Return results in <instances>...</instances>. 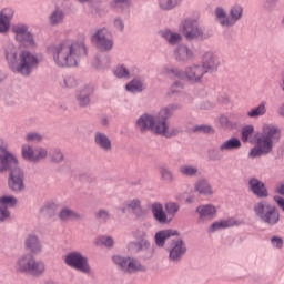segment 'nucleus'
Listing matches in <instances>:
<instances>
[{"label": "nucleus", "instance_id": "obj_7", "mask_svg": "<svg viewBox=\"0 0 284 284\" xmlns=\"http://www.w3.org/2000/svg\"><path fill=\"white\" fill-rule=\"evenodd\" d=\"M255 215L265 223L266 225H277L278 221H281V213L278 209L274 206V204H270L267 201H260L254 204L253 207Z\"/></svg>", "mask_w": 284, "mask_h": 284}, {"label": "nucleus", "instance_id": "obj_46", "mask_svg": "<svg viewBox=\"0 0 284 284\" xmlns=\"http://www.w3.org/2000/svg\"><path fill=\"white\" fill-rule=\"evenodd\" d=\"M26 141L28 143H41V141H43V136L37 132H30L27 134Z\"/></svg>", "mask_w": 284, "mask_h": 284}, {"label": "nucleus", "instance_id": "obj_4", "mask_svg": "<svg viewBox=\"0 0 284 284\" xmlns=\"http://www.w3.org/2000/svg\"><path fill=\"white\" fill-rule=\"evenodd\" d=\"M8 186L12 192L19 193L26 190V174L23 170L19 169V160L8 149L0 146V174L8 172Z\"/></svg>", "mask_w": 284, "mask_h": 284}, {"label": "nucleus", "instance_id": "obj_20", "mask_svg": "<svg viewBox=\"0 0 284 284\" xmlns=\"http://www.w3.org/2000/svg\"><path fill=\"white\" fill-rule=\"evenodd\" d=\"M195 211L201 221H212V219H216L217 210L213 204H202L197 206Z\"/></svg>", "mask_w": 284, "mask_h": 284}, {"label": "nucleus", "instance_id": "obj_12", "mask_svg": "<svg viewBox=\"0 0 284 284\" xmlns=\"http://www.w3.org/2000/svg\"><path fill=\"white\" fill-rule=\"evenodd\" d=\"M12 32L16 34L17 41L24 48H34V36L28 31V26L20 23L12 27Z\"/></svg>", "mask_w": 284, "mask_h": 284}, {"label": "nucleus", "instance_id": "obj_25", "mask_svg": "<svg viewBox=\"0 0 284 284\" xmlns=\"http://www.w3.org/2000/svg\"><path fill=\"white\" fill-rule=\"evenodd\" d=\"M215 21L222 28H232L233 26L232 20L230 18V13L227 14V11L223 9V7L215 8Z\"/></svg>", "mask_w": 284, "mask_h": 284}, {"label": "nucleus", "instance_id": "obj_23", "mask_svg": "<svg viewBox=\"0 0 284 284\" xmlns=\"http://www.w3.org/2000/svg\"><path fill=\"white\" fill-rule=\"evenodd\" d=\"M194 190L201 196H212L214 194V189L212 187V184H210V181H207L206 179L197 180L194 183Z\"/></svg>", "mask_w": 284, "mask_h": 284}, {"label": "nucleus", "instance_id": "obj_8", "mask_svg": "<svg viewBox=\"0 0 284 284\" xmlns=\"http://www.w3.org/2000/svg\"><path fill=\"white\" fill-rule=\"evenodd\" d=\"M18 272L30 274L31 276H41L45 272V264L37 261L32 254H26L18 260Z\"/></svg>", "mask_w": 284, "mask_h": 284}, {"label": "nucleus", "instance_id": "obj_55", "mask_svg": "<svg viewBox=\"0 0 284 284\" xmlns=\"http://www.w3.org/2000/svg\"><path fill=\"white\" fill-rule=\"evenodd\" d=\"M9 216H10V211L6 206L0 205V223H3V221H7Z\"/></svg>", "mask_w": 284, "mask_h": 284}, {"label": "nucleus", "instance_id": "obj_52", "mask_svg": "<svg viewBox=\"0 0 284 284\" xmlns=\"http://www.w3.org/2000/svg\"><path fill=\"white\" fill-rule=\"evenodd\" d=\"M8 30H10V20H6L0 16V32H8Z\"/></svg>", "mask_w": 284, "mask_h": 284}, {"label": "nucleus", "instance_id": "obj_62", "mask_svg": "<svg viewBox=\"0 0 284 284\" xmlns=\"http://www.w3.org/2000/svg\"><path fill=\"white\" fill-rule=\"evenodd\" d=\"M114 245V240L112 237H108V247H112Z\"/></svg>", "mask_w": 284, "mask_h": 284}, {"label": "nucleus", "instance_id": "obj_45", "mask_svg": "<svg viewBox=\"0 0 284 284\" xmlns=\"http://www.w3.org/2000/svg\"><path fill=\"white\" fill-rule=\"evenodd\" d=\"M108 57L104 54H98L95 55V60L93 62V67L95 70H103V65H105Z\"/></svg>", "mask_w": 284, "mask_h": 284}, {"label": "nucleus", "instance_id": "obj_35", "mask_svg": "<svg viewBox=\"0 0 284 284\" xmlns=\"http://www.w3.org/2000/svg\"><path fill=\"white\" fill-rule=\"evenodd\" d=\"M179 172L182 176H196L199 174V168L192 165V164H184L179 168Z\"/></svg>", "mask_w": 284, "mask_h": 284}, {"label": "nucleus", "instance_id": "obj_11", "mask_svg": "<svg viewBox=\"0 0 284 284\" xmlns=\"http://www.w3.org/2000/svg\"><path fill=\"white\" fill-rule=\"evenodd\" d=\"M180 31L189 41L199 39L203 34L201 28H199V21L196 19L186 18L180 24Z\"/></svg>", "mask_w": 284, "mask_h": 284}, {"label": "nucleus", "instance_id": "obj_60", "mask_svg": "<svg viewBox=\"0 0 284 284\" xmlns=\"http://www.w3.org/2000/svg\"><path fill=\"white\" fill-rule=\"evenodd\" d=\"M276 192H277V194H281L282 196H284V182L281 183V184L276 187Z\"/></svg>", "mask_w": 284, "mask_h": 284}, {"label": "nucleus", "instance_id": "obj_28", "mask_svg": "<svg viewBox=\"0 0 284 284\" xmlns=\"http://www.w3.org/2000/svg\"><path fill=\"white\" fill-rule=\"evenodd\" d=\"M234 225H239V221H236L234 217H229L226 220H220L214 222L210 229L209 232H219L220 230H226V227H234Z\"/></svg>", "mask_w": 284, "mask_h": 284}, {"label": "nucleus", "instance_id": "obj_2", "mask_svg": "<svg viewBox=\"0 0 284 284\" xmlns=\"http://www.w3.org/2000/svg\"><path fill=\"white\" fill-rule=\"evenodd\" d=\"M48 52L52 54L53 61L59 68H74L79 65L81 57H88V47L83 41L62 40L58 44H51Z\"/></svg>", "mask_w": 284, "mask_h": 284}, {"label": "nucleus", "instance_id": "obj_61", "mask_svg": "<svg viewBox=\"0 0 284 284\" xmlns=\"http://www.w3.org/2000/svg\"><path fill=\"white\" fill-rule=\"evenodd\" d=\"M202 110H212V104L210 102H204L202 105Z\"/></svg>", "mask_w": 284, "mask_h": 284}, {"label": "nucleus", "instance_id": "obj_32", "mask_svg": "<svg viewBox=\"0 0 284 284\" xmlns=\"http://www.w3.org/2000/svg\"><path fill=\"white\" fill-rule=\"evenodd\" d=\"M229 17L231 19L232 26H236L241 19H243V7L240 4H234L229 11Z\"/></svg>", "mask_w": 284, "mask_h": 284}, {"label": "nucleus", "instance_id": "obj_47", "mask_svg": "<svg viewBox=\"0 0 284 284\" xmlns=\"http://www.w3.org/2000/svg\"><path fill=\"white\" fill-rule=\"evenodd\" d=\"M183 90V82L175 81L169 89V95L179 94Z\"/></svg>", "mask_w": 284, "mask_h": 284}, {"label": "nucleus", "instance_id": "obj_9", "mask_svg": "<svg viewBox=\"0 0 284 284\" xmlns=\"http://www.w3.org/2000/svg\"><path fill=\"white\" fill-rule=\"evenodd\" d=\"M64 263L68 267L77 270V272H81L82 274H90L92 272L88 256L82 255L79 251L68 253L64 257Z\"/></svg>", "mask_w": 284, "mask_h": 284}, {"label": "nucleus", "instance_id": "obj_6", "mask_svg": "<svg viewBox=\"0 0 284 284\" xmlns=\"http://www.w3.org/2000/svg\"><path fill=\"white\" fill-rule=\"evenodd\" d=\"M161 77H176V79H187L191 83H200V81L207 74L203 67L200 64H193L187 67L185 71H181L175 67L166 65L160 70Z\"/></svg>", "mask_w": 284, "mask_h": 284}, {"label": "nucleus", "instance_id": "obj_42", "mask_svg": "<svg viewBox=\"0 0 284 284\" xmlns=\"http://www.w3.org/2000/svg\"><path fill=\"white\" fill-rule=\"evenodd\" d=\"M113 74L118 79H130V71L124 65H118L113 69Z\"/></svg>", "mask_w": 284, "mask_h": 284}, {"label": "nucleus", "instance_id": "obj_36", "mask_svg": "<svg viewBox=\"0 0 284 284\" xmlns=\"http://www.w3.org/2000/svg\"><path fill=\"white\" fill-rule=\"evenodd\" d=\"M164 210H165L166 215L169 216V219H171V221H173L174 216H176V214L181 210V205L179 203H175V202H168L164 205Z\"/></svg>", "mask_w": 284, "mask_h": 284}, {"label": "nucleus", "instance_id": "obj_22", "mask_svg": "<svg viewBox=\"0 0 284 284\" xmlns=\"http://www.w3.org/2000/svg\"><path fill=\"white\" fill-rule=\"evenodd\" d=\"M94 94V89L91 85H85L75 95L77 102L80 108H88L90 105V97Z\"/></svg>", "mask_w": 284, "mask_h": 284}, {"label": "nucleus", "instance_id": "obj_1", "mask_svg": "<svg viewBox=\"0 0 284 284\" xmlns=\"http://www.w3.org/2000/svg\"><path fill=\"white\" fill-rule=\"evenodd\" d=\"M181 106L179 104H170L162 108L158 113L150 114L143 113L140 115L135 122V128L140 132H152L158 136H164L165 139H172L176 136L181 129L170 125L168 119L174 114L175 110Z\"/></svg>", "mask_w": 284, "mask_h": 284}, {"label": "nucleus", "instance_id": "obj_49", "mask_svg": "<svg viewBox=\"0 0 284 284\" xmlns=\"http://www.w3.org/2000/svg\"><path fill=\"white\" fill-rule=\"evenodd\" d=\"M0 17L6 19L7 21H12V17H14V11L11 8H6L0 12Z\"/></svg>", "mask_w": 284, "mask_h": 284}, {"label": "nucleus", "instance_id": "obj_39", "mask_svg": "<svg viewBox=\"0 0 284 284\" xmlns=\"http://www.w3.org/2000/svg\"><path fill=\"white\" fill-rule=\"evenodd\" d=\"M50 23L51 26H59V23L63 22L65 19V13L61 9H55L50 16Z\"/></svg>", "mask_w": 284, "mask_h": 284}, {"label": "nucleus", "instance_id": "obj_15", "mask_svg": "<svg viewBox=\"0 0 284 284\" xmlns=\"http://www.w3.org/2000/svg\"><path fill=\"white\" fill-rule=\"evenodd\" d=\"M202 69L204 72H216L221 67V58L212 51H205L202 54Z\"/></svg>", "mask_w": 284, "mask_h": 284}, {"label": "nucleus", "instance_id": "obj_14", "mask_svg": "<svg viewBox=\"0 0 284 284\" xmlns=\"http://www.w3.org/2000/svg\"><path fill=\"white\" fill-rule=\"evenodd\" d=\"M22 159L24 161H30V163H39V161H43L48 156V150L43 148H38L34 150L31 145H22Z\"/></svg>", "mask_w": 284, "mask_h": 284}, {"label": "nucleus", "instance_id": "obj_59", "mask_svg": "<svg viewBox=\"0 0 284 284\" xmlns=\"http://www.w3.org/2000/svg\"><path fill=\"white\" fill-rule=\"evenodd\" d=\"M106 217H108V211L100 210V211L97 213V219H106Z\"/></svg>", "mask_w": 284, "mask_h": 284}, {"label": "nucleus", "instance_id": "obj_57", "mask_svg": "<svg viewBox=\"0 0 284 284\" xmlns=\"http://www.w3.org/2000/svg\"><path fill=\"white\" fill-rule=\"evenodd\" d=\"M4 103H7V105H14V103H17V100H14V95H12V93H7L4 95Z\"/></svg>", "mask_w": 284, "mask_h": 284}, {"label": "nucleus", "instance_id": "obj_29", "mask_svg": "<svg viewBox=\"0 0 284 284\" xmlns=\"http://www.w3.org/2000/svg\"><path fill=\"white\" fill-rule=\"evenodd\" d=\"M219 150L221 152H234V150H241V140L237 138H231L224 141L220 146Z\"/></svg>", "mask_w": 284, "mask_h": 284}, {"label": "nucleus", "instance_id": "obj_5", "mask_svg": "<svg viewBox=\"0 0 284 284\" xmlns=\"http://www.w3.org/2000/svg\"><path fill=\"white\" fill-rule=\"evenodd\" d=\"M278 141H281V129L274 124H265L262 134L255 135V141L250 140V143H255V146L248 153L250 159L270 154L274 143H278Z\"/></svg>", "mask_w": 284, "mask_h": 284}, {"label": "nucleus", "instance_id": "obj_18", "mask_svg": "<svg viewBox=\"0 0 284 284\" xmlns=\"http://www.w3.org/2000/svg\"><path fill=\"white\" fill-rule=\"evenodd\" d=\"M91 43L95 45L99 52H108V29H99L91 37Z\"/></svg>", "mask_w": 284, "mask_h": 284}, {"label": "nucleus", "instance_id": "obj_37", "mask_svg": "<svg viewBox=\"0 0 284 284\" xmlns=\"http://www.w3.org/2000/svg\"><path fill=\"white\" fill-rule=\"evenodd\" d=\"M94 143L101 150H108V135L103 132L98 131L94 133Z\"/></svg>", "mask_w": 284, "mask_h": 284}, {"label": "nucleus", "instance_id": "obj_26", "mask_svg": "<svg viewBox=\"0 0 284 284\" xmlns=\"http://www.w3.org/2000/svg\"><path fill=\"white\" fill-rule=\"evenodd\" d=\"M170 236H179V231L168 229L156 232L154 236L155 245H158V247H164Z\"/></svg>", "mask_w": 284, "mask_h": 284}, {"label": "nucleus", "instance_id": "obj_16", "mask_svg": "<svg viewBox=\"0 0 284 284\" xmlns=\"http://www.w3.org/2000/svg\"><path fill=\"white\" fill-rule=\"evenodd\" d=\"M168 252L169 261H171V263H179V261L185 256L187 246H185V242H183V240H175L171 242Z\"/></svg>", "mask_w": 284, "mask_h": 284}, {"label": "nucleus", "instance_id": "obj_19", "mask_svg": "<svg viewBox=\"0 0 284 284\" xmlns=\"http://www.w3.org/2000/svg\"><path fill=\"white\" fill-rule=\"evenodd\" d=\"M151 212L153 214V219H155L158 223H161V225H168L172 223V219L168 215V212H165V210L163 209V204L159 202H154L151 205Z\"/></svg>", "mask_w": 284, "mask_h": 284}, {"label": "nucleus", "instance_id": "obj_34", "mask_svg": "<svg viewBox=\"0 0 284 284\" xmlns=\"http://www.w3.org/2000/svg\"><path fill=\"white\" fill-rule=\"evenodd\" d=\"M129 252H141V250H150V241L142 239L139 242H131L128 245Z\"/></svg>", "mask_w": 284, "mask_h": 284}, {"label": "nucleus", "instance_id": "obj_50", "mask_svg": "<svg viewBox=\"0 0 284 284\" xmlns=\"http://www.w3.org/2000/svg\"><path fill=\"white\" fill-rule=\"evenodd\" d=\"M64 88H77V79L72 75H67L63 79Z\"/></svg>", "mask_w": 284, "mask_h": 284}, {"label": "nucleus", "instance_id": "obj_30", "mask_svg": "<svg viewBox=\"0 0 284 284\" xmlns=\"http://www.w3.org/2000/svg\"><path fill=\"white\" fill-rule=\"evenodd\" d=\"M145 89V83L141 78H134L126 85V92H131V94H136V92H143Z\"/></svg>", "mask_w": 284, "mask_h": 284}, {"label": "nucleus", "instance_id": "obj_17", "mask_svg": "<svg viewBox=\"0 0 284 284\" xmlns=\"http://www.w3.org/2000/svg\"><path fill=\"white\" fill-rule=\"evenodd\" d=\"M123 214H135L136 219H143L145 211L141 207V200L133 199L121 206Z\"/></svg>", "mask_w": 284, "mask_h": 284}, {"label": "nucleus", "instance_id": "obj_64", "mask_svg": "<svg viewBox=\"0 0 284 284\" xmlns=\"http://www.w3.org/2000/svg\"><path fill=\"white\" fill-rule=\"evenodd\" d=\"M282 89H283V91H284V78H283V80H282Z\"/></svg>", "mask_w": 284, "mask_h": 284}, {"label": "nucleus", "instance_id": "obj_41", "mask_svg": "<svg viewBox=\"0 0 284 284\" xmlns=\"http://www.w3.org/2000/svg\"><path fill=\"white\" fill-rule=\"evenodd\" d=\"M160 174L162 181H165L166 183H172V181H174V173L168 166H161Z\"/></svg>", "mask_w": 284, "mask_h": 284}, {"label": "nucleus", "instance_id": "obj_27", "mask_svg": "<svg viewBox=\"0 0 284 284\" xmlns=\"http://www.w3.org/2000/svg\"><path fill=\"white\" fill-rule=\"evenodd\" d=\"M24 246L31 254H39L42 250L41 242H39V237L34 234L28 235L24 241Z\"/></svg>", "mask_w": 284, "mask_h": 284}, {"label": "nucleus", "instance_id": "obj_13", "mask_svg": "<svg viewBox=\"0 0 284 284\" xmlns=\"http://www.w3.org/2000/svg\"><path fill=\"white\" fill-rule=\"evenodd\" d=\"M173 57L178 63H190L196 59V52L194 49L187 44H179L173 50Z\"/></svg>", "mask_w": 284, "mask_h": 284}, {"label": "nucleus", "instance_id": "obj_3", "mask_svg": "<svg viewBox=\"0 0 284 284\" xmlns=\"http://www.w3.org/2000/svg\"><path fill=\"white\" fill-rule=\"evenodd\" d=\"M4 52L11 72L21 77H30L41 63L37 53L27 49L19 52L14 44H8Z\"/></svg>", "mask_w": 284, "mask_h": 284}, {"label": "nucleus", "instance_id": "obj_43", "mask_svg": "<svg viewBox=\"0 0 284 284\" xmlns=\"http://www.w3.org/2000/svg\"><path fill=\"white\" fill-rule=\"evenodd\" d=\"M131 1L130 0H113L111 2V8H114V10L123 11L126 10V8H130Z\"/></svg>", "mask_w": 284, "mask_h": 284}, {"label": "nucleus", "instance_id": "obj_48", "mask_svg": "<svg viewBox=\"0 0 284 284\" xmlns=\"http://www.w3.org/2000/svg\"><path fill=\"white\" fill-rule=\"evenodd\" d=\"M51 161L53 163H61L63 161V153L59 149H54L51 153Z\"/></svg>", "mask_w": 284, "mask_h": 284}, {"label": "nucleus", "instance_id": "obj_58", "mask_svg": "<svg viewBox=\"0 0 284 284\" xmlns=\"http://www.w3.org/2000/svg\"><path fill=\"white\" fill-rule=\"evenodd\" d=\"M220 123L223 128H231L232 123H230V120L225 115L220 116Z\"/></svg>", "mask_w": 284, "mask_h": 284}, {"label": "nucleus", "instance_id": "obj_40", "mask_svg": "<svg viewBox=\"0 0 284 284\" xmlns=\"http://www.w3.org/2000/svg\"><path fill=\"white\" fill-rule=\"evenodd\" d=\"M0 205L7 207V210L9 207H14L17 205V197L12 195H3L0 197Z\"/></svg>", "mask_w": 284, "mask_h": 284}, {"label": "nucleus", "instance_id": "obj_21", "mask_svg": "<svg viewBox=\"0 0 284 284\" xmlns=\"http://www.w3.org/2000/svg\"><path fill=\"white\" fill-rule=\"evenodd\" d=\"M159 36L161 39L165 40L169 45H179V43L183 41V36L171 29L161 30Z\"/></svg>", "mask_w": 284, "mask_h": 284}, {"label": "nucleus", "instance_id": "obj_33", "mask_svg": "<svg viewBox=\"0 0 284 284\" xmlns=\"http://www.w3.org/2000/svg\"><path fill=\"white\" fill-rule=\"evenodd\" d=\"M183 3V0H158V8L164 12H170L174 8H179Z\"/></svg>", "mask_w": 284, "mask_h": 284}, {"label": "nucleus", "instance_id": "obj_31", "mask_svg": "<svg viewBox=\"0 0 284 284\" xmlns=\"http://www.w3.org/2000/svg\"><path fill=\"white\" fill-rule=\"evenodd\" d=\"M267 114V102L263 101L257 106L252 108L247 112L250 119H258L260 116H265Z\"/></svg>", "mask_w": 284, "mask_h": 284}, {"label": "nucleus", "instance_id": "obj_10", "mask_svg": "<svg viewBox=\"0 0 284 284\" xmlns=\"http://www.w3.org/2000/svg\"><path fill=\"white\" fill-rule=\"evenodd\" d=\"M112 261L125 274H139V272H145V266H143V264H141V262L134 257L114 255Z\"/></svg>", "mask_w": 284, "mask_h": 284}, {"label": "nucleus", "instance_id": "obj_38", "mask_svg": "<svg viewBox=\"0 0 284 284\" xmlns=\"http://www.w3.org/2000/svg\"><path fill=\"white\" fill-rule=\"evenodd\" d=\"M59 219L60 221H72L73 219H81V215L68 207H64L60 211Z\"/></svg>", "mask_w": 284, "mask_h": 284}, {"label": "nucleus", "instance_id": "obj_51", "mask_svg": "<svg viewBox=\"0 0 284 284\" xmlns=\"http://www.w3.org/2000/svg\"><path fill=\"white\" fill-rule=\"evenodd\" d=\"M271 245L275 247V250H281L283 247V240L281 236H273L271 239Z\"/></svg>", "mask_w": 284, "mask_h": 284}, {"label": "nucleus", "instance_id": "obj_54", "mask_svg": "<svg viewBox=\"0 0 284 284\" xmlns=\"http://www.w3.org/2000/svg\"><path fill=\"white\" fill-rule=\"evenodd\" d=\"M113 27L115 30H118L119 32H123L124 28H125V23L123 22V20L121 18H116L113 21Z\"/></svg>", "mask_w": 284, "mask_h": 284}, {"label": "nucleus", "instance_id": "obj_44", "mask_svg": "<svg viewBox=\"0 0 284 284\" xmlns=\"http://www.w3.org/2000/svg\"><path fill=\"white\" fill-rule=\"evenodd\" d=\"M254 134V126L253 125H246L242 129L241 139L243 143H247L250 141V136Z\"/></svg>", "mask_w": 284, "mask_h": 284}, {"label": "nucleus", "instance_id": "obj_56", "mask_svg": "<svg viewBox=\"0 0 284 284\" xmlns=\"http://www.w3.org/2000/svg\"><path fill=\"white\" fill-rule=\"evenodd\" d=\"M196 130L199 132H204V134H212L214 132V129H212V126L210 125H201L197 126Z\"/></svg>", "mask_w": 284, "mask_h": 284}, {"label": "nucleus", "instance_id": "obj_53", "mask_svg": "<svg viewBox=\"0 0 284 284\" xmlns=\"http://www.w3.org/2000/svg\"><path fill=\"white\" fill-rule=\"evenodd\" d=\"M94 244L98 247H103V246L108 247V236L102 235V236L97 237V240L94 241Z\"/></svg>", "mask_w": 284, "mask_h": 284}, {"label": "nucleus", "instance_id": "obj_24", "mask_svg": "<svg viewBox=\"0 0 284 284\" xmlns=\"http://www.w3.org/2000/svg\"><path fill=\"white\" fill-rule=\"evenodd\" d=\"M250 190L255 194V196H258L260 199H265L267 196V189L265 187V183L260 181L256 178H252L248 182Z\"/></svg>", "mask_w": 284, "mask_h": 284}, {"label": "nucleus", "instance_id": "obj_63", "mask_svg": "<svg viewBox=\"0 0 284 284\" xmlns=\"http://www.w3.org/2000/svg\"><path fill=\"white\" fill-rule=\"evenodd\" d=\"M2 81H6V74L0 71V83H2Z\"/></svg>", "mask_w": 284, "mask_h": 284}]
</instances>
